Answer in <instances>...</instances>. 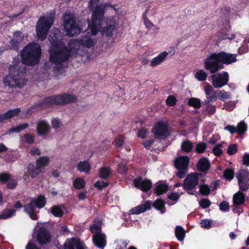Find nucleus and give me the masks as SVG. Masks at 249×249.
Segmentation results:
<instances>
[{
  "label": "nucleus",
  "instance_id": "obj_1",
  "mask_svg": "<svg viewBox=\"0 0 249 249\" xmlns=\"http://www.w3.org/2000/svg\"><path fill=\"white\" fill-rule=\"evenodd\" d=\"M59 31L57 29L53 30L49 36V40L51 44L50 50L49 62L45 65L46 68L51 67L54 71H60L65 65V62L69 56L79 54L82 55L85 48H89L97 43L96 39L91 36H83L79 40L71 39L66 48L63 43L59 41Z\"/></svg>",
  "mask_w": 249,
  "mask_h": 249
},
{
  "label": "nucleus",
  "instance_id": "obj_2",
  "mask_svg": "<svg viewBox=\"0 0 249 249\" xmlns=\"http://www.w3.org/2000/svg\"><path fill=\"white\" fill-rule=\"evenodd\" d=\"M41 50L36 43H30L21 52L22 63L14 59L13 64L8 68V75L4 76L2 83L5 87L11 89H21L27 83L26 77V69L23 65L34 66L37 64L40 57Z\"/></svg>",
  "mask_w": 249,
  "mask_h": 249
},
{
  "label": "nucleus",
  "instance_id": "obj_3",
  "mask_svg": "<svg viewBox=\"0 0 249 249\" xmlns=\"http://www.w3.org/2000/svg\"><path fill=\"white\" fill-rule=\"evenodd\" d=\"M107 7H111L116 12L113 6L109 3L97 6L93 11L91 22H89L88 27L93 36L100 32L103 36H111L116 28V21L112 18H105L104 14Z\"/></svg>",
  "mask_w": 249,
  "mask_h": 249
},
{
  "label": "nucleus",
  "instance_id": "obj_4",
  "mask_svg": "<svg viewBox=\"0 0 249 249\" xmlns=\"http://www.w3.org/2000/svg\"><path fill=\"white\" fill-rule=\"evenodd\" d=\"M54 14H51L49 16L41 17L36 26L37 37L41 40H44L49 30L53 23Z\"/></svg>",
  "mask_w": 249,
  "mask_h": 249
},
{
  "label": "nucleus",
  "instance_id": "obj_5",
  "mask_svg": "<svg viewBox=\"0 0 249 249\" xmlns=\"http://www.w3.org/2000/svg\"><path fill=\"white\" fill-rule=\"evenodd\" d=\"M75 19L74 16L71 14H66L64 17L63 27L68 36H76L84 30L76 24Z\"/></svg>",
  "mask_w": 249,
  "mask_h": 249
},
{
  "label": "nucleus",
  "instance_id": "obj_6",
  "mask_svg": "<svg viewBox=\"0 0 249 249\" xmlns=\"http://www.w3.org/2000/svg\"><path fill=\"white\" fill-rule=\"evenodd\" d=\"M45 198L42 196H39L36 199H33L29 204L24 206V211L28 213L31 219L36 220L38 218L35 212L36 207L42 208L45 206Z\"/></svg>",
  "mask_w": 249,
  "mask_h": 249
},
{
  "label": "nucleus",
  "instance_id": "obj_7",
  "mask_svg": "<svg viewBox=\"0 0 249 249\" xmlns=\"http://www.w3.org/2000/svg\"><path fill=\"white\" fill-rule=\"evenodd\" d=\"M101 221L99 220L97 224H94L90 227V230L94 234L93 240L94 244L100 248H103L106 245V236L101 231Z\"/></svg>",
  "mask_w": 249,
  "mask_h": 249
},
{
  "label": "nucleus",
  "instance_id": "obj_8",
  "mask_svg": "<svg viewBox=\"0 0 249 249\" xmlns=\"http://www.w3.org/2000/svg\"><path fill=\"white\" fill-rule=\"evenodd\" d=\"M220 62L219 54L212 53L205 59L204 67L210 73H213L223 68Z\"/></svg>",
  "mask_w": 249,
  "mask_h": 249
},
{
  "label": "nucleus",
  "instance_id": "obj_9",
  "mask_svg": "<svg viewBox=\"0 0 249 249\" xmlns=\"http://www.w3.org/2000/svg\"><path fill=\"white\" fill-rule=\"evenodd\" d=\"M76 100V97L73 94H64L49 97L46 99V102L50 104L64 105L74 102Z\"/></svg>",
  "mask_w": 249,
  "mask_h": 249
},
{
  "label": "nucleus",
  "instance_id": "obj_10",
  "mask_svg": "<svg viewBox=\"0 0 249 249\" xmlns=\"http://www.w3.org/2000/svg\"><path fill=\"white\" fill-rule=\"evenodd\" d=\"M190 159L187 156H182L176 158L175 165L178 170L177 176L179 178H183L187 172V167Z\"/></svg>",
  "mask_w": 249,
  "mask_h": 249
},
{
  "label": "nucleus",
  "instance_id": "obj_11",
  "mask_svg": "<svg viewBox=\"0 0 249 249\" xmlns=\"http://www.w3.org/2000/svg\"><path fill=\"white\" fill-rule=\"evenodd\" d=\"M229 74L223 71L211 76L212 83L214 88H220L226 85L229 81Z\"/></svg>",
  "mask_w": 249,
  "mask_h": 249
},
{
  "label": "nucleus",
  "instance_id": "obj_12",
  "mask_svg": "<svg viewBox=\"0 0 249 249\" xmlns=\"http://www.w3.org/2000/svg\"><path fill=\"white\" fill-rule=\"evenodd\" d=\"M200 176V174L196 173L188 175L184 180L183 187L186 190L193 189L197 185Z\"/></svg>",
  "mask_w": 249,
  "mask_h": 249
},
{
  "label": "nucleus",
  "instance_id": "obj_13",
  "mask_svg": "<svg viewBox=\"0 0 249 249\" xmlns=\"http://www.w3.org/2000/svg\"><path fill=\"white\" fill-rule=\"evenodd\" d=\"M249 173L242 171L240 172L237 176L240 189L246 191L249 187Z\"/></svg>",
  "mask_w": 249,
  "mask_h": 249
},
{
  "label": "nucleus",
  "instance_id": "obj_14",
  "mask_svg": "<svg viewBox=\"0 0 249 249\" xmlns=\"http://www.w3.org/2000/svg\"><path fill=\"white\" fill-rule=\"evenodd\" d=\"M133 183L135 187L143 192L148 191L152 187V183L150 180L146 179H143L141 177L135 178Z\"/></svg>",
  "mask_w": 249,
  "mask_h": 249
},
{
  "label": "nucleus",
  "instance_id": "obj_15",
  "mask_svg": "<svg viewBox=\"0 0 249 249\" xmlns=\"http://www.w3.org/2000/svg\"><path fill=\"white\" fill-rule=\"evenodd\" d=\"M204 91L206 96V100L204 102L205 104H208L211 102L216 101L217 99V93L213 91V87L209 84L205 85Z\"/></svg>",
  "mask_w": 249,
  "mask_h": 249
},
{
  "label": "nucleus",
  "instance_id": "obj_16",
  "mask_svg": "<svg viewBox=\"0 0 249 249\" xmlns=\"http://www.w3.org/2000/svg\"><path fill=\"white\" fill-rule=\"evenodd\" d=\"M155 137L162 138L168 134L167 125L163 122L159 123L153 129Z\"/></svg>",
  "mask_w": 249,
  "mask_h": 249
},
{
  "label": "nucleus",
  "instance_id": "obj_17",
  "mask_svg": "<svg viewBox=\"0 0 249 249\" xmlns=\"http://www.w3.org/2000/svg\"><path fill=\"white\" fill-rule=\"evenodd\" d=\"M64 246L65 249H85L83 242L75 238L67 240Z\"/></svg>",
  "mask_w": 249,
  "mask_h": 249
},
{
  "label": "nucleus",
  "instance_id": "obj_18",
  "mask_svg": "<svg viewBox=\"0 0 249 249\" xmlns=\"http://www.w3.org/2000/svg\"><path fill=\"white\" fill-rule=\"evenodd\" d=\"M168 54L169 53L166 51L160 53L151 60L150 66L152 67H156L160 65L166 59Z\"/></svg>",
  "mask_w": 249,
  "mask_h": 249
},
{
  "label": "nucleus",
  "instance_id": "obj_19",
  "mask_svg": "<svg viewBox=\"0 0 249 249\" xmlns=\"http://www.w3.org/2000/svg\"><path fill=\"white\" fill-rule=\"evenodd\" d=\"M50 124L46 121L42 120L37 123L36 130L38 135L44 136L50 132Z\"/></svg>",
  "mask_w": 249,
  "mask_h": 249
},
{
  "label": "nucleus",
  "instance_id": "obj_20",
  "mask_svg": "<svg viewBox=\"0 0 249 249\" xmlns=\"http://www.w3.org/2000/svg\"><path fill=\"white\" fill-rule=\"evenodd\" d=\"M220 62L225 64H230L237 61L236 54L221 52L218 53Z\"/></svg>",
  "mask_w": 249,
  "mask_h": 249
},
{
  "label": "nucleus",
  "instance_id": "obj_21",
  "mask_svg": "<svg viewBox=\"0 0 249 249\" xmlns=\"http://www.w3.org/2000/svg\"><path fill=\"white\" fill-rule=\"evenodd\" d=\"M152 206L150 201H146L143 204L135 207L130 210V213L132 214H140L143 213L146 210H149Z\"/></svg>",
  "mask_w": 249,
  "mask_h": 249
},
{
  "label": "nucleus",
  "instance_id": "obj_22",
  "mask_svg": "<svg viewBox=\"0 0 249 249\" xmlns=\"http://www.w3.org/2000/svg\"><path fill=\"white\" fill-rule=\"evenodd\" d=\"M247 125L244 122H241L235 127L232 125H228L224 128L225 130L230 131L231 134H233L235 132H237L240 134L244 133L247 130Z\"/></svg>",
  "mask_w": 249,
  "mask_h": 249
},
{
  "label": "nucleus",
  "instance_id": "obj_23",
  "mask_svg": "<svg viewBox=\"0 0 249 249\" xmlns=\"http://www.w3.org/2000/svg\"><path fill=\"white\" fill-rule=\"evenodd\" d=\"M37 238L40 244H46L50 241V236L47 230L44 228L39 229Z\"/></svg>",
  "mask_w": 249,
  "mask_h": 249
},
{
  "label": "nucleus",
  "instance_id": "obj_24",
  "mask_svg": "<svg viewBox=\"0 0 249 249\" xmlns=\"http://www.w3.org/2000/svg\"><path fill=\"white\" fill-rule=\"evenodd\" d=\"M150 11V9H147L144 12L142 17L144 21V24L146 28L150 31H157L159 30V28L155 25L151 21H150L147 18V15H148V12Z\"/></svg>",
  "mask_w": 249,
  "mask_h": 249
},
{
  "label": "nucleus",
  "instance_id": "obj_25",
  "mask_svg": "<svg viewBox=\"0 0 249 249\" xmlns=\"http://www.w3.org/2000/svg\"><path fill=\"white\" fill-rule=\"evenodd\" d=\"M20 111L19 108H15L10 110L7 112L0 115V122H4L11 117L18 115Z\"/></svg>",
  "mask_w": 249,
  "mask_h": 249
},
{
  "label": "nucleus",
  "instance_id": "obj_26",
  "mask_svg": "<svg viewBox=\"0 0 249 249\" xmlns=\"http://www.w3.org/2000/svg\"><path fill=\"white\" fill-rule=\"evenodd\" d=\"M27 173L32 178H35L41 173V169L36 165L30 164L28 166Z\"/></svg>",
  "mask_w": 249,
  "mask_h": 249
},
{
  "label": "nucleus",
  "instance_id": "obj_27",
  "mask_svg": "<svg viewBox=\"0 0 249 249\" xmlns=\"http://www.w3.org/2000/svg\"><path fill=\"white\" fill-rule=\"evenodd\" d=\"M77 168L80 172L88 173L90 170L91 165L88 161H80L78 163Z\"/></svg>",
  "mask_w": 249,
  "mask_h": 249
},
{
  "label": "nucleus",
  "instance_id": "obj_28",
  "mask_svg": "<svg viewBox=\"0 0 249 249\" xmlns=\"http://www.w3.org/2000/svg\"><path fill=\"white\" fill-rule=\"evenodd\" d=\"M210 166V162L206 158L200 159L197 163V167L199 171H206L208 170Z\"/></svg>",
  "mask_w": 249,
  "mask_h": 249
},
{
  "label": "nucleus",
  "instance_id": "obj_29",
  "mask_svg": "<svg viewBox=\"0 0 249 249\" xmlns=\"http://www.w3.org/2000/svg\"><path fill=\"white\" fill-rule=\"evenodd\" d=\"M65 211V208L63 206H55L52 208L51 213L55 216L61 217Z\"/></svg>",
  "mask_w": 249,
  "mask_h": 249
},
{
  "label": "nucleus",
  "instance_id": "obj_30",
  "mask_svg": "<svg viewBox=\"0 0 249 249\" xmlns=\"http://www.w3.org/2000/svg\"><path fill=\"white\" fill-rule=\"evenodd\" d=\"M24 38V36L20 32H16L14 34V38L11 40V44L13 47L21 42Z\"/></svg>",
  "mask_w": 249,
  "mask_h": 249
},
{
  "label": "nucleus",
  "instance_id": "obj_31",
  "mask_svg": "<svg viewBox=\"0 0 249 249\" xmlns=\"http://www.w3.org/2000/svg\"><path fill=\"white\" fill-rule=\"evenodd\" d=\"M50 159L48 157H41L36 160V165L40 169L48 166L49 162Z\"/></svg>",
  "mask_w": 249,
  "mask_h": 249
},
{
  "label": "nucleus",
  "instance_id": "obj_32",
  "mask_svg": "<svg viewBox=\"0 0 249 249\" xmlns=\"http://www.w3.org/2000/svg\"><path fill=\"white\" fill-rule=\"evenodd\" d=\"M29 126V124L27 123H24L22 124H19L16 126H14L10 128L7 132L8 134H10L11 133H19L21 132L22 130L26 129Z\"/></svg>",
  "mask_w": 249,
  "mask_h": 249
},
{
  "label": "nucleus",
  "instance_id": "obj_33",
  "mask_svg": "<svg viewBox=\"0 0 249 249\" xmlns=\"http://www.w3.org/2000/svg\"><path fill=\"white\" fill-rule=\"evenodd\" d=\"M168 190V186L164 183L158 182L157 184L155 191L158 195H160L167 192Z\"/></svg>",
  "mask_w": 249,
  "mask_h": 249
},
{
  "label": "nucleus",
  "instance_id": "obj_34",
  "mask_svg": "<svg viewBox=\"0 0 249 249\" xmlns=\"http://www.w3.org/2000/svg\"><path fill=\"white\" fill-rule=\"evenodd\" d=\"M233 201L236 205L242 204L245 201L244 195L240 192L236 193L233 196Z\"/></svg>",
  "mask_w": 249,
  "mask_h": 249
},
{
  "label": "nucleus",
  "instance_id": "obj_35",
  "mask_svg": "<svg viewBox=\"0 0 249 249\" xmlns=\"http://www.w3.org/2000/svg\"><path fill=\"white\" fill-rule=\"evenodd\" d=\"M100 178H107L111 173V169L108 167L104 166L99 171Z\"/></svg>",
  "mask_w": 249,
  "mask_h": 249
},
{
  "label": "nucleus",
  "instance_id": "obj_36",
  "mask_svg": "<svg viewBox=\"0 0 249 249\" xmlns=\"http://www.w3.org/2000/svg\"><path fill=\"white\" fill-rule=\"evenodd\" d=\"M181 146L182 150L188 153L192 151L193 145L190 141L187 140L182 142Z\"/></svg>",
  "mask_w": 249,
  "mask_h": 249
},
{
  "label": "nucleus",
  "instance_id": "obj_37",
  "mask_svg": "<svg viewBox=\"0 0 249 249\" xmlns=\"http://www.w3.org/2000/svg\"><path fill=\"white\" fill-rule=\"evenodd\" d=\"M16 211L14 210H6L0 214V219H5L11 217L15 214Z\"/></svg>",
  "mask_w": 249,
  "mask_h": 249
},
{
  "label": "nucleus",
  "instance_id": "obj_38",
  "mask_svg": "<svg viewBox=\"0 0 249 249\" xmlns=\"http://www.w3.org/2000/svg\"><path fill=\"white\" fill-rule=\"evenodd\" d=\"M175 234L177 238L179 241H182L185 236V233L183 228L180 226H177L175 230Z\"/></svg>",
  "mask_w": 249,
  "mask_h": 249
},
{
  "label": "nucleus",
  "instance_id": "obj_39",
  "mask_svg": "<svg viewBox=\"0 0 249 249\" xmlns=\"http://www.w3.org/2000/svg\"><path fill=\"white\" fill-rule=\"evenodd\" d=\"M73 184L76 189H80L85 187L86 182L84 179L79 178L74 180Z\"/></svg>",
  "mask_w": 249,
  "mask_h": 249
},
{
  "label": "nucleus",
  "instance_id": "obj_40",
  "mask_svg": "<svg viewBox=\"0 0 249 249\" xmlns=\"http://www.w3.org/2000/svg\"><path fill=\"white\" fill-rule=\"evenodd\" d=\"M154 207L161 211V213H163L165 212L164 202L161 199L157 200L153 204Z\"/></svg>",
  "mask_w": 249,
  "mask_h": 249
},
{
  "label": "nucleus",
  "instance_id": "obj_41",
  "mask_svg": "<svg viewBox=\"0 0 249 249\" xmlns=\"http://www.w3.org/2000/svg\"><path fill=\"white\" fill-rule=\"evenodd\" d=\"M188 105L196 108H198L201 107V102L200 99L196 98H191L189 100Z\"/></svg>",
  "mask_w": 249,
  "mask_h": 249
},
{
  "label": "nucleus",
  "instance_id": "obj_42",
  "mask_svg": "<svg viewBox=\"0 0 249 249\" xmlns=\"http://www.w3.org/2000/svg\"><path fill=\"white\" fill-rule=\"evenodd\" d=\"M195 78L199 81H203L206 80L207 74L203 70L197 71L195 75Z\"/></svg>",
  "mask_w": 249,
  "mask_h": 249
},
{
  "label": "nucleus",
  "instance_id": "obj_43",
  "mask_svg": "<svg viewBox=\"0 0 249 249\" xmlns=\"http://www.w3.org/2000/svg\"><path fill=\"white\" fill-rule=\"evenodd\" d=\"M217 96H218V98L222 101H224L231 98L230 93L229 92H226L224 90L219 91Z\"/></svg>",
  "mask_w": 249,
  "mask_h": 249
},
{
  "label": "nucleus",
  "instance_id": "obj_44",
  "mask_svg": "<svg viewBox=\"0 0 249 249\" xmlns=\"http://www.w3.org/2000/svg\"><path fill=\"white\" fill-rule=\"evenodd\" d=\"M222 143L217 144L213 149V154L216 156H220L222 153V150L221 149Z\"/></svg>",
  "mask_w": 249,
  "mask_h": 249
},
{
  "label": "nucleus",
  "instance_id": "obj_45",
  "mask_svg": "<svg viewBox=\"0 0 249 249\" xmlns=\"http://www.w3.org/2000/svg\"><path fill=\"white\" fill-rule=\"evenodd\" d=\"M176 102L177 99L173 95L168 96L166 100V104L169 106H174L176 104Z\"/></svg>",
  "mask_w": 249,
  "mask_h": 249
},
{
  "label": "nucleus",
  "instance_id": "obj_46",
  "mask_svg": "<svg viewBox=\"0 0 249 249\" xmlns=\"http://www.w3.org/2000/svg\"><path fill=\"white\" fill-rule=\"evenodd\" d=\"M210 189L208 185H203L200 186V192L204 196H207L209 194Z\"/></svg>",
  "mask_w": 249,
  "mask_h": 249
},
{
  "label": "nucleus",
  "instance_id": "obj_47",
  "mask_svg": "<svg viewBox=\"0 0 249 249\" xmlns=\"http://www.w3.org/2000/svg\"><path fill=\"white\" fill-rule=\"evenodd\" d=\"M235 107V103L233 101H230L223 105V107L227 110H232Z\"/></svg>",
  "mask_w": 249,
  "mask_h": 249
},
{
  "label": "nucleus",
  "instance_id": "obj_48",
  "mask_svg": "<svg viewBox=\"0 0 249 249\" xmlns=\"http://www.w3.org/2000/svg\"><path fill=\"white\" fill-rule=\"evenodd\" d=\"M206 147V145L204 142L198 143L196 146V150L197 153L203 152Z\"/></svg>",
  "mask_w": 249,
  "mask_h": 249
},
{
  "label": "nucleus",
  "instance_id": "obj_49",
  "mask_svg": "<svg viewBox=\"0 0 249 249\" xmlns=\"http://www.w3.org/2000/svg\"><path fill=\"white\" fill-rule=\"evenodd\" d=\"M52 127L54 129H57L61 126V123L60 121L56 118L53 119L51 121Z\"/></svg>",
  "mask_w": 249,
  "mask_h": 249
},
{
  "label": "nucleus",
  "instance_id": "obj_50",
  "mask_svg": "<svg viewBox=\"0 0 249 249\" xmlns=\"http://www.w3.org/2000/svg\"><path fill=\"white\" fill-rule=\"evenodd\" d=\"M199 205L202 208H207L211 205L210 201L208 199H203L199 203Z\"/></svg>",
  "mask_w": 249,
  "mask_h": 249
},
{
  "label": "nucleus",
  "instance_id": "obj_51",
  "mask_svg": "<svg viewBox=\"0 0 249 249\" xmlns=\"http://www.w3.org/2000/svg\"><path fill=\"white\" fill-rule=\"evenodd\" d=\"M224 177L228 179H231L233 177V171L230 169H226L224 173Z\"/></svg>",
  "mask_w": 249,
  "mask_h": 249
},
{
  "label": "nucleus",
  "instance_id": "obj_52",
  "mask_svg": "<svg viewBox=\"0 0 249 249\" xmlns=\"http://www.w3.org/2000/svg\"><path fill=\"white\" fill-rule=\"evenodd\" d=\"M220 210L222 211H228L229 210V205L227 201H222L219 205Z\"/></svg>",
  "mask_w": 249,
  "mask_h": 249
},
{
  "label": "nucleus",
  "instance_id": "obj_53",
  "mask_svg": "<svg viewBox=\"0 0 249 249\" xmlns=\"http://www.w3.org/2000/svg\"><path fill=\"white\" fill-rule=\"evenodd\" d=\"M237 151V145L236 144L229 145L228 149V153L229 155H233Z\"/></svg>",
  "mask_w": 249,
  "mask_h": 249
},
{
  "label": "nucleus",
  "instance_id": "obj_54",
  "mask_svg": "<svg viewBox=\"0 0 249 249\" xmlns=\"http://www.w3.org/2000/svg\"><path fill=\"white\" fill-rule=\"evenodd\" d=\"M24 138L28 143L32 144L34 142V137L31 134L27 133L25 134Z\"/></svg>",
  "mask_w": 249,
  "mask_h": 249
},
{
  "label": "nucleus",
  "instance_id": "obj_55",
  "mask_svg": "<svg viewBox=\"0 0 249 249\" xmlns=\"http://www.w3.org/2000/svg\"><path fill=\"white\" fill-rule=\"evenodd\" d=\"M107 183L104 181H97L96 182L94 186L96 188H99V189H102L103 188L106 187L107 186Z\"/></svg>",
  "mask_w": 249,
  "mask_h": 249
},
{
  "label": "nucleus",
  "instance_id": "obj_56",
  "mask_svg": "<svg viewBox=\"0 0 249 249\" xmlns=\"http://www.w3.org/2000/svg\"><path fill=\"white\" fill-rule=\"evenodd\" d=\"M200 224L203 228H209L211 227V222L210 220L205 219L201 221Z\"/></svg>",
  "mask_w": 249,
  "mask_h": 249
},
{
  "label": "nucleus",
  "instance_id": "obj_57",
  "mask_svg": "<svg viewBox=\"0 0 249 249\" xmlns=\"http://www.w3.org/2000/svg\"><path fill=\"white\" fill-rule=\"evenodd\" d=\"M179 197V195L177 193H172L168 195V198L172 201H177Z\"/></svg>",
  "mask_w": 249,
  "mask_h": 249
},
{
  "label": "nucleus",
  "instance_id": "obj_58",
  "mask_svg": "<svg viewBox=\"0 0 249 249\" xmlns=\"http://www.w3.org/2000/svg\"><path fill=\"white\" fill-rule=\"evenodd\" d=\"M243 163L246 165L249 166V153H245L242 158Z\"/></svg>",
  "mask_w": 249,
  "mask_h": 249
},
{
  "label": "nucleus",
  "instance_id": "obj_59",
  "mask_svg": "<svg viewBox=\"0 0 249 249\" xmlns=\"http://www.w3.org/2000/svg\"><path fill=\"white\" fill-rule=\"evenodd\" d=\"M115 143L117 146H121L124 143V139L122 136H119L115 140Z\"/></svg>",
  "mask_w": 249,
  "mask_h": 249
},
{
  "label": "nucleus",
  "instance_id": "obj_60",
  "mask_svg": "<svg viewBox=\"0 0 249 249\" xmlns=\"http://www.w3.org/2000/svg\"><path fill=\"white\" fill-rule=\"evenodd\" d=\"M207 108L206 110L210 114H213L215 111V107L213 105H209V104H207Z\"/></svg>",
  "mask_w": 249,
  "mask_h": 249
},
{
  "label": "nucleus",
  "instance_id": "obj_61",
  "mask_svg": "<svg viewBox=\"0 0 249 249\" xmlns=\"http://www.w3.org/2000/svg\"><path fill=\"white\" fill-rule=\"evenodd\" d=\"M147 133L148 131L146 129H142L139 132L138 136L144 139L146 137Z\"/></svg>",
  "mask_w": 249,
  "mask_h": 249
},
{
  "label": "nucleus",
  "instance_id": "obj_62",
  "mask_svg": "<svg viewBox=\"0 0 249 249\" xmlns=\"http://www.w3.org/2000/svg\"><path fill=\"white\" fill-rule=\"evenodd\" d=\"M127 167L125 164L123 162L119 164V170L120 173H124L127 171Z\"/></svg>",
  "mask_w": 249,
  "mask_h": 249
},
{
  "label": "nucleus",
  "instance_id": "obj_63",
  "mask_svg": "<svg viewBox=\"0 0 249 249\" xmlns=\"http://www.w3.org/2000/svg\"><path fill=\"white\" fill-rule=\"evenodd\" d=\"M30 153L33 156L39 155L40 154V151L38 148L33 147L31 149Z\"/></svg>",
  "mask_w": 249,
  "mask_h": 249
},
{
  "label": "nucleus",
  "instance_id": "obj_64",
  "mask_svg": "<svg viewBox=\"0 0 249 249\" xmlns=\"http://www.w3.org/2000/svg\"><path fill=\"white\" fill-rule=\"evenodd\" d=\"M9 178V175L7 174H1L0 175V181L5 182Z\"/></svg>",
  "mask_w": 249,
  "mask_h": 249
}]
</instances>
